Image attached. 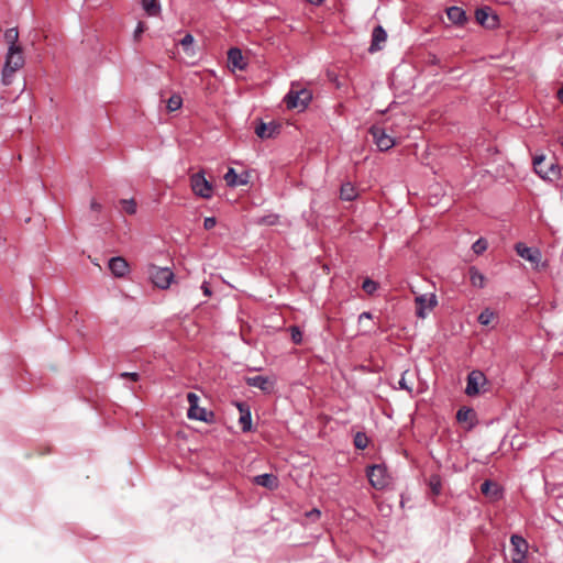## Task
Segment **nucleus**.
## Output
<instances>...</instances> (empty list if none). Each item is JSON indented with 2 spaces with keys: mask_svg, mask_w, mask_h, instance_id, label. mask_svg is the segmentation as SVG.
<instances>
[{
  "mask_svg": "<svg viewBox=\"0 0 563 563\" xmlns=\"http://www.w3.org/2000/svg\"><path fill=\"white\" fill-rule=\"evenodd\" d=\"M24 55L21 46H9L1 73V82L10 86L14 74L24 66Z\"/></svg>",
  "mask_w": 563,
  "mask_h": 563,
  "instance_id": "1",
  "label": "nucleus"
},
{
  "mask_svg": "<svg viewBox=\"0 0 563 563\" xmlns=\"http://www.w3.org/2000/svg\"><path fill=\"white\" fill-rule=\"evenodd\" d=\"M311 99L312 93L310 90L302 88L299 84L294 82L291 84L289 91L286 93L284 102L288 109L303 110L307 108Z\"/></svg>",
  "mask_w": 563,
  "mask_h": 563,
  "instance_id": "2",
  "label": "nucleus"
},
{
  "mask_svg": "<svg viewBox=\"0 0 563 563\" xmlns=\"http://www.w3.org/2000/svg\"><path fill=\"white\" fill-rule=\"evenodd\" d=\"M533 168L534 172L545 180L555 181L560 179L561 167L553 162L545 164V157L543 155L533 158Z\"/></svg>",
  "mask_w": 563,
  "mask_h": 563,
  "instance_id": "3",
  "label": "nucleus"
},
{
  "mask_svg": "<svg viewBox=\"0 0 563 563\" xmlns=\"http://www.w3.org/2000/svg\"><path fill=\"white\" fill-rule=\"evenodd\" d=\"M190 187L192 192L200 198L210 199L213 196V185L206 178L203 170L190 176Z\"/></svg>",
  "mask_w": 563,
  "mask_h": 563,
  "instance_id": "4",
  "label": "nucleus"
},
{
  "mask_svg": "<svg viewBox=\"0 0 563 563\" xmlns=\"http://www.w3.org/2000/svg\"><path fill=\"white\" fill-rule=\"evenodd\" d=\"M366 475L371 485L376 489H383L389 484L387 468L384 465L375 464L368 466Z\"/></svg>",
  "mask_w": 563,
  "mask_h": 563,
  "instance_id": "5",
  "label": "nucleus"
},
{
  "mask_svg": "<svg viewBox=\"0 0 563 563\" xmlns=\"http://www.w3.org/2000/svg\"><path fill=\"white\" fill-rule=\"evenodd\" d=\"M416 316L420 319H426L430 311L438 305L435 294H422L415 298Z\"/></svg>",
  "mask_w": 563,
  "mask_h": 563,
  "instance_id": "6",
  "label": "nucleus"
},
{
  "mask_svg": "<svg viewBox=\"0 0 563 563\" xmlns=\"http://www.w3.org/2000/svg\"><path fill=\"white\" fill-rule=\"evenodd\" d=\"M511 544V562L512 563H527V553H528V542L527 540L519 536L512 534L510 537Z\"/></svg>",
  "mask_w": 563,
  "mask_h": 563,
  "instance_id": "7",
  "label": "nucleus"
},
{
  "mask_svg": "<svg viewBox=\"0 0 563 563\" xmlns=\"http://www.w3.org/2000/svg\"><path fill=\"white\" fill-rule=\"evenodd\" d=\"M150 276L153 284L161 289H167L174 279V273L168 267L152 266Z\"/></svg>",
  "mask_w": 563,
  "mask_h": 563,
  "instance_id": "8",
  "label": "nucleus"
},
{
  "mask_svg": "<svg viewBox=\"0 0 563 563\" xmlns=\"http://www.w3.org/2000/svg\"><path fill=\"white\" fill-rule=\"evenodd\" d=\"M487 384V378L482 371L474 369L468 373L465 394L470 397L476 396L481 391V387Z\"/></svg>",
  "mask_w": 563,
  "mask_h": 563,
  "instance_id": "9",
  "label": "nucleus"
},
{
  "mask_svg": "<svg viewBox=\"0 0 563 563\" xmlns=\"http://www.w3.org/2000/svg\"><path fill=\"white\" fill-rule=\"evenodd\" d=\"M369 133L373 136L374 143L382 152L388 151L395 145V140L380 126H371Z\"/></svg>",
  "mask_w": 563,
  "mask_h": 563,
  "instance_id": "10",
  "label": "nucleus"
},
{
  "mask_svg": "<svg viewBox=\"0 0 563 563\" xmlns=\"http://www.w3.org/2000/svg\"><path fill=\"white\" fill-rule=\"evenodd\" d=\"M475 18L481 25L487 29H494L498 24V18L493 13L489 7L477 9L475 12Z\"/></svg>",
  "mask_w": 563,
  "mask_h": 563,
  "instance_id": "11",
  "label": "nucleus"
},
{
  "mask_svg": "<svg viewBox=\"0 0 563 563\" xmlns=\"http://www.w3.org/2000/svg\"><path fill=\"white\" fill-rule=\"evenodd\" d=\"M515 250L521 258L532 264H538L541 261V252L537 247H529L525 243L518 242Z\"/></svg>",
  "mask_w": 563,
  "mask_h": 563,
  "instance_id": "12",
  "label": "nucleus"
},
{
  "mask_svg": "<svg viewBox=\"0 0 563 563\" xmlns=\"http://www.w3.org/2000/svg\"><path fill=\"white\" fill-rule=\"evenodd\" d=\"M228 63L233 70H244L247 66L246 62L244 60L242 51L238 47H232L229 49Z\"/></svg>",
  "mask_w": 563,
  "mask_h": 563,
  "instance_id": "13",
  "label": "nucleus"
},
{
  "mask_svg": "<svg viewBox=\"0 0 563 563\" xmlns=\"http://www.w3.org/2000/svg\"><path fill=\"white\" fill-rule=\"evenodd\" d=\"M108 266L115 277H124L129 273V264L121 256L110 258Z\"/></svg>",
  "mask_w": 563,
  "mask_h": 563,
  "instance_id": "14",
  "label": "nucleus"
},
{
  "mask_svg": "<svg viewBox=\"0 0 563 563\" xmlns=\"http://www.w3.org/2000/svg\"><path fill=\"white\" fill-rule=\"evenodd\" d=\"M387 40V33L382 25H377L374 27L372 32V43L369 46V52H376L382 48L380 44L385 43Z\"/></svg>",
  "mask_w": 563,
  "mask_h": 563,
  "instance_id": "15",
  "label": "nucleus"
},
{
  "mask_svg": "<svg viewBox=\"0 0 563 563\" xmlns=\"http://www.w3.org/2000/svg\"><path fill=\"white\" fill-rule=\"evenodd\" d=\"M278 130H279V126L274 122H269V123L261 122L255 128V134L261 139H271V137H274L278 133Z\"/></svg>",
  "mask_w": 563,
  "mask_h": 563,
  "instance_id": "16",
  "label": "nucleus"
},
{
  "mask_svg": "<svg viewBox=\"0 0 563 563\" xmlns=\"http://www.w3.org/2000/svg\"><path fill=\"white\" fill-rule=\"evenodd\" d=\"M196 410L188 409L187 416L189 419L199 420L207 423H211L214 421V413L212 411H208L206 408L195 407Z\"/></svg>",
  "mask_w": 563,
  "mask_h": 563,
  "instance_id": "17",
  "label": "nucleus"
},
{
  "mask_svg": "<svg viewBox=\"0 0 563 563\" xmlns=\"http://www.w3.org/2000/svg\"><path fill=\"white\" fill-rule=\"evenodd\" d=\"M456 420L459 422H470L468 429H472L476 423V412L472 408L462 407L456 412Z\"/></svg>",
  "mask_w": 563,
  "mask_h": 563,
  "instance_id": "18",
  "label": "nucleus"
},
{
  "mask_svg": "<svg viewBox=\"0 0 563 563\" xmlns=\"http://www.w3.org/2000/svg\"><path fill=\"white\" fill-rule=\"evenodd\" d=\"M255 484L266 487L268 489H274L278 486V479L277 476L274 474H261L254 477Z\"/></svg>",
  "mask_w": 563,
  "mask_h": 563,
  "instance_id": "19",
  "label": "nucleus"
},
{
  "mask_svg": "<svg viewBox=\"0 0 563 563\" xmlns=\"http://www.w3.org/2000/svg\"><path fill=\"white\" fill-rule=\"evenodd\" d=\"M238 408L241 412L239 423L243 432H249L252 429V416L249 408L244 409V404H238Z\"/></svg>",
  "mask_w": 563,
  "mask_h": 563,
  "instance_id": "20",
  "label": "nucleus"
},
{
  "mask_svg": "<svg viewBox=\"0 0 563 563\" xmlns=\"http://www.w3.org/2000/svg\"><path fill=\"white\" fill-rule=\"evenodd\" d=\"M246 384L251 387L258 388L263 391H268L271 389V382L268 377L262 375L247 377Z\"/></svg>",
  "mask_w": 563,
  "mask_h": 563,
  "instance_id": "21",
  "label": "nucleus"
},
{
  "mask_svg": "<svg viewBox=\"0 0 563 563\" xmlns=\"http://www.w3.org/2000/svg\"><path fill=\"white\" fill-rule=\"evenodd\" d=\"M448 19L457 25L463 24L466 21L465 11L460 7H450L446 10Z\"/></svg>",
  "mask_w": 563,
  "mask_h": 563,
  "instance_id": "22",
  "label": "nucleus"
},
{
  "mask_svg": "<svg viewBox=\"0 0 563 563\" xmlns=\"http://www.w3.org/2000/svg\"><path fill=\"white\" fill-rule=\"evenodd\" d=\"M224 180L227 183L228 186L230 187H235V186H239V185H245L247 183V180L245 178H242L240 177L235 169L230 167L228 169V172L225 173L224 175Z\"/></svg>",
  "mask_w": 563,
  "mask_h": 563,
  "instance_id": "23",
  "label": "nucleus"
},
{
  "mask_svg": "<svg viewBox=\"0 0 563 563\" xmlns=\"http://www.w3.org/2000/svg\"><path fill=\"white\" fill-rule=\"evenodd\" d=\"M340 197L342 200L352 201L357 197V190L351 183L342 184Z\"/></svg>",
  "mask_w": 563,
  "mask_h": 563,
  "instance_id": "24",
  "label": "nucleus"
},
{
  "mask_svg": "<svg viewBox=\"0 0 563 563\" xmlns=\"http://www.w3.org/2000/svg\"><path fill=\"white\" fill-rule=\"evenodd\" d=\"M470 282L474 287L484 288L486 278L476 267L472 266L470 268Z\"/></svg>",
  "mask_w": 563,
  "mask_h": 563,
  "instance_id": "25",
  "label": "nucleus"
},
{
  "mask_svg": "<svg viewBox=\"0 0 563 563\" xmlns=\"http://www.w3.org/2000/svg\"><path fill=\"white\" fill-rule=\"evenodd\" d=\"M481 492L486 496L490 495V496L497 497L499 494V488H498L497 484L493 483L489 479H486L481 485Z\"/></svg>",
  "mask_w": 563,
  "mask_h": 563,
  "instance_id": "26",
  "label": "nucleus"
},
{
  "mask_svg": "<svg viewBox=\"0 0 563 563\" xmlns=\"http://www.w3.org/2000/svg\"><path fill=\"white\" fill-rule=\"evenodd\" d=\"M142 7L144 11L151 16L158 14L161 10V5L157 0H142Z\"/></svg>",
  "mask_w": 563,
  "mask_h": 563,
  "instance_id": "27",
  "label": "nucleus"
},
{
  "mask_svg": "<svg viewBox=\"0 0 563 563\" xmlns=\"http://www.w3.org/2000/svg\"><path fill=\"white\" fill-rule=\"evenodd\" d=\"M279 222V214L277 213H269L263 217H260L256 219L255 223L258 225H276Z\"/></svg>",
  "mask_w": 563,
  "mask_h": 563,
  "instance_id": "28",
  "label": "nucleus"
},
{
  "mask_svg": "<svg viewBox=\"0 0 563 563\" xmlns=\"http://www.w3.org/2000/svg\"><path fill=\"white\" fill-rule=\"evenodd\" d=\"M4 40L8 44V47L9 46H20L18 44V40H19V31L16 27H11V29H8L5 32H4Z\"/></svg>",
  "mask_w": 563,
  "mask_h": 563,
  "instance_id": "29",
  "label": "nucleus"
},
{
  "mask_svg": "<svg viewBox=\"0 0 563 563\" xmlns=\"http://www.w3.org/2000/svg\"><path fill=\"white\" fill-rule=\"evenodd\" d=\"M183 106V98L180 97V95L178 93H174L173 96L169 97V99L167 100V110L169 112H174L178 109H180Z\"/></svg>",
  "mask_w": 563,
  "mask_h": 563,
  "instance_id": "30",
  "label": "nucleus"
},
{
  "mask_svg": "<svg viewBox=\"0 0 563 563\" xmlns=\"http://www.w3.org/2000/svg\"><path fill=\"white\" fill-rule=\"evenodd\" d=\"M120 203L122 206V210L128 213V214H135L136 213V210H137V205H136V201L131 198V199H122L120 200Z\"/></svg>",
  "mask_w": 563,
  "mask_h": 563,
  "instance_id": "31",
  "label": "nucleus"
},
{
  "mask_svg": "<svg viewBox=\"0 0 563 563\" xmlns=\"http://www.w3.org/2000/svg\"><path fill=\"white\" fill-rule=\"evenodd\" d=\"M429 486L433 495L438 496L441 493L442 483L439 475H432L429 479Z\"/></svg>",
  "mask_w": 563,
  "mask_h": 563,
  "instance_id": "32",
  "label": "nucleus"
},
{
  "mask_svg": "<svg viewBox=\"0 0 563 563\" xmlns=\"http://www.w3.org/2000/svg\"><path fill=\"white\" fill-rule=\"evenodd\" d=\"M354 445L358 450H364L368 445V438L364 432H356L354 435Z\"/></svg>",
  "mask_w": 563,
  "mask_h": 563,
  "instance_id": "33",
  "label": "nucleus"
},
{
  "mask_svg": "<svg viewBox=\"0 0 563 563\" xmlns=\"http://www.w3.org/2000/svg\"><path fill=\"white\" fill-rule=\"evenodd\" d=\"M495 317V313L490 310V309H484L478 318H477V321L482 324V325H488L492 320L494 319Z\"/></svg>",
  "mask_w": 563,
  "mask_h": 563,
  "instance_id": "34",
  "label": "nucleus"
},
{
  "mask_svg": "<svg viewBox=\"0 0 563 563\" xmlns=\"http://www.w3.org/2000/svg\"><path fill=\"white\" fill-rule=\"evenodd\" d=\"M194 36L191 34H186L181 40H180V45L183 46L184 51L186 53H189V54H194V51H192V44H194Z\"/></svg>",
  "mask_w": 563,
  "mask_h": 563,
  "instance_id": "35",
  "label": "nucleus"
},
{
  "mask_svg": "<svg viewBox=\"0 0 563 563\" xmlns=\"http://www.w3.org/2000/svg\"><path fill=\"white\" fill-rule=\"evenodd\" d=\"M362 288L365 292L372 295L377 290L378 284L373 279L366 278L362 284Z\"/></svg>",
  "mask_w": 563,
  "mask_h": 563,
  "instance_id": "36",
  "label": "nucleus"
},
{
  "mask_svg": "<svg viewBox=\"0 0 563 563\" xmlns=\"http://www.w3.org/2000/svg\"><path fill=\"white\" fill-rule=\"evenodd\" d=\"M487 249V241L483 238L478 239L476 242L473 243L472 250L476 254H482Z\"/></svg>",
  "mask_w": 563,
  "mask_h": 563,
  "instance_id": "37",
  "label": "nucleus"
},
{
  "mask_svg": "<svg viewBox=\"0 0 563 563\" xmlns=\"http://www.w3.org/2000/svg\"><path fill=\"white\" fill-rule=\"evenodd\" d=\"M290 333H291V340L294 341V343H296V344L301 343L302 333L298 327H296V325L291 327Z\"/></svg>",
  "mask_w": 563,
  "mask_h": 563,
  "instance_id": "38",
  "label": "nucleus"
},
{
  "mask_svg": "<svg viewBox=\"0 0 563 563\" xmlns=\"http://www.w3.org/2000/svg\"><path fill=\"white\" fill-rule=\"evenodd\" d=\"M187 400L189 402V409L192 411L196 410L195 407L198 406L199 402V396L195 393H188L187 394Z\"/></svg>",
  "mask_w": 563,
  "mask_h": 563,
  "instance_id": "39",
  "label": "nucleus"
},
{
  "mask_svg": "<svg viewBox=\"0 0 563 563\" xmlns=\"http://www.w3.org/2000/svg\"><path fill=\"white\" fill-rule=\"evenodd\" d=\"M407 372H404L401 374V377L400 379L398 380V386L400 389L402 390H407L408 393H411L412 391V388L407 384L406 382V378H405V375H406Z\"/></svg>",
  "mask_w": 563,
  "mask_h": 563,
  "instance_id": "40",
  "label": "nucleus"
},
{
  "mask_svg": "<svg viewBox=\"0 0 563 563\" xmlns=\"http://www.w3.org/2000/svg\"><path fill=\"white\" fill-rule=\"evenodd\" d=\"M217 224V219L214 217H207L205 218V221H203V228L206 230H211L216 227Z\"/></svg>",
  "mask_w": 563,
  "mask_h": 563,
  "instance_id": "41",
  "label": "nucleus"
},
{
  "mask_svg": "<svg viewBox=\"0 0 563 563\" xmlns=\"http://www.w3.org/2000/svg\"><path fill=\"white\" fill-rule=\"evenodd\" d=\"M121 378H130L133 382H137L140 379V375L135 372H123L120 374Z\"/></svg>",
  "mask_w": 563,
  "mask_h": 563,
  "instance_id": "42",
  "label": "nucleus"
},
{
  "mask_svg": "<svg viewBox=\"0 0 563 563\" xmlns=\"http://www.w3.org/2000/svg\"><path fill=\"white\" fill-rule=\"evenodd\" d=\"M200 288H201V290H202V292H203V295H205L206 297H210V296L212 295V291H211V288H210V285H209V283H208V282H206V280H205V282L201 284Z\"/></svg>",
  "mask_w": 563,
  "mask_h": 563,
  "instance_id": "43",
  "label": "nucleus"
},
{
  "mask_svg": "<svg viewBox=\"0 0 563 563\" xmlns=\"http://www.w3.org/2000/svg\"><path fill=\"white\" fill-rule=\"evenodd\" d=\"M321 512L319 509L314 508L308 512H306V516L312 520H316L320 517Z\"/></svg>",
  "mask_w": 563,
  "mask_h": 563,
  "instance_id": "44",
  "label": "nucleus"
},
{
  "mask_svg": "<svg viewBox=\"0 0 563 563\" xmlns=\"http://www.w3.org/2000/svg\"><path fill=\"white\" fill-rule=\"evenodd\" d=\"M144 32V24L139 22L136 29L134 30V38L137 40L139 36Z\"/></svg>",
  "mask_w": 563,
  "mask_h": 563,
  "instance_id": "45",
  "label": "nucleus"
},
{
  "mask_svg": "<svg viewBox=\"0 0 563 563\" xmlns=\"http://www.w3.org/2000/svg\"><path fill=\"white\" fill-rule=\"evenodd\" d=\"M90 209H91L92 211H97V212H99V211H101L102 207H101V205H100L98 201H96L95 199H92V200H91V202H90Z\"/></svg>",
  "mask_w": 563,
  "mask_h": 563,
  "instance_id": "46",
  "label": "nucleus"
},
{
  "mask_svg": "<svg viewBox=\"0 0 563 563\" xmlns=\"http://www.w3.org/2000/svg\"><path fill=\"white\" fill-rule=\"evenodd\" d=\"M372 318V313L368 312V311H364L362 312L360 316H358V321L361 322L363 319H371Z\"/></svg>",
  "mask_w": 563,
  "mask_h": 563,
  "instance_id": "47",
  "label": "nucleus"
},
{
  "mask_svg": "<svg viewBox=\"0 0 563 563\" xmlns=\"http://www.w3.org/2000/svg\"><path fill=\"white\" fill-rule=\"evenodd\" d=\"M558 99L563 103V87L558 90Z\"/></svg>",
  "mask_w": 563,
  "mask_h": 563,
  "instance_id": "48",
  "label": "nucleus"
},
{
  "mask_svg": "<svg viewBox=\"0 0 563 563\" xmlns=\"http://www.w3.org/2000/svg\"><path fill=\"white\" fill-rule=\"evenodd\" d=\"M307 1L313 5H319L323 2V0H307Z\"/></svg>",
  "mask_w": 563,
  "mask_h": 563,
  "instance_id": "49",
  "label": "nucleus"
}]
</instances>
